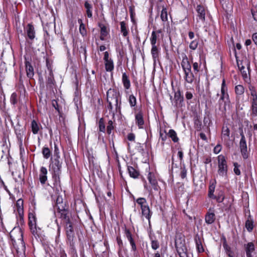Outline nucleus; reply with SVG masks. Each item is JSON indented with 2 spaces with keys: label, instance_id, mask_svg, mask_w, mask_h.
<instances>
[{
  "label": "nucleus",
  "instance_id": "41",
  "mask_svg": "<svg viewBox=\"0 0 257 257\" xmlns=\"http://www.w3.org/2000/svg\"><path fill=\"white\" fill-rule=\"evenodd\" d=\"M157 36L155 31H153L151 37V43L152 46H156Z\"/></svg>",
  "mask_w": 257,
  "mask_h": 257
},
{
  "label": "nucleus",
  "instance_id": "52",
  "mask_svg": "<svg viewBox=\"0 0 257 257\" xmlns=\"http://www.w3.org/2000/svg\"><path fill=\"white\" fill-rule=\"evenodd\" d=\"M197 46L198 42L196 40H194L190 43L189 47L191 49L194 50L197 48Z\"/></svg>",
  "mask_w": 257,
  "mask_h": 257
},
{
  "label": "nucleus",
  "instance_id": "57",
  "mask_svg": "<svg viewBox=\"0 0 257 257\" xmlns=\"http://www.w3.org/2000/svg\"><path fill=\"white\" fill-rule=\"evenodd\" d=\"M200 64L197 62H194L193 64V68L194 71L198 72L200 68Z\"/></svg>",
  "mask_w": 257,
  "mask_h": 257
},
{
  "label": "nucleus",
  "instance_id": "59",
  "mask_svg": "<svg viewBox=\"0 0 257 257\" xmlns=\"http://www.w3.org/2000/svg\"><path fill=\"white\" fill-rule=\"evenodd\" d=\"M111 59H112L109 57L108 52L107 51L105 52L104 53V57H103L104 61L111 60Z\"/></svg>",
  "mask_w": 257,
  "mask_h": 257
},
{
  "label": "nucleus",
  "instance_id": "13",
  "mask_svg": "<svg viewBox=\"0 0 257 257\" xmlns=\"http://www.w3.org/2000/svg\"><path fill=\"white\" fill-rule=\"evenodd\" d=\"M47 172L46 168L45 167H42L41 168L39 174V180L42 185L45 184L47 180Z\"/></svg>",
  "mask_w": 257,
  "mask_h": 257
},
{
  "label": "nucleus",
  "instance_id": "48",
  "mask_svg": "<svg viewBox=\"0 0 257 257\" xmlns=\"http://www.w3.org/2000/svg\"><path fill=\"white\" fill-rule=\"evenodd\" d=\"M245 227L248 231H251L253 229L252 222L247 220L245 222Z\"/></svg>",
  "mask_w": 257,
  "mask_h": 257
},
{
  "label": "nucleus",
  "instance_id": "45",
  "mask_svg": "<svg viewBox=\"0 0 257 257\" xmlns=\"http://www.w3.org/2000/svg\"><path fill=\"white\" fill-rule=\"evenodd\" d=\"M11 103L14 105L17 103V94L16 92L12 94L10 98Z\"/></svg>",
  "mask_w": 257,
  "mask_h": 257
},
{
  "label": "nucleus",
  "instance_id": "6",
  "mask_svg": "<svg viewBox=\"0 0 257 257\" xmlns=\"http://www.w3.org/2000/svg\"><path fill=\"white\" fill-rule=\"evenodd\" d=\"M240 135L241 136V139L239 142L240 152L243 158L246 159L248 158V153L245 138L243 135L242 130L240 132Z\"/></svg>",
  "mask_w": 257,
  "mask_h": 257
},
{
  "label": "nucleus",
  "instance_id": "24",
  "mask_svg": "<svg viewBox=\"0 0 257 257\" xmlns=\"http://www.w3.org/2000/svg\"><path fill=\"white\" fill-rule=\"evenodd\" d=\"M254 250V246L252 242L248 243L245 246V252L246 256L252 255V253Z\"/></svg>",
  "mask_w": 257,
  "mask_h": 257
},
{
  "label": "nucleus",
  "instance_id": "18",
  "mask_svg": "<svg viewBox=\"0 0 257 257\" xmlns=\"http://www.w3.org/2000/svg\"><path fill=\"white\" fill-rule=\"evenodd\" d=\"M185 244V236L181 233L177 234L175 239V247Z\"/></svg>",
  "mask_w": 257,
  "mask_h": 257
},
{
  "label": "nucleus",
  "instance_id": "16",
  "mask_svg": "<svg viewBox=\"0 0 257 257\" xmlns=\"http://www.w3.org/2000/svg\"><path fill=\"white\" fill-rule=\"evenodd\" d=\"M211 209L209 210V211L206 213L205 217V222L208 224H211L213 223L215 219V214L213 212L210 211Z\"/></svg>",
  "mask_w": 257,
  "mask_h": 257
},
{
  "label": "nucleus",
  "instance_id": "2",
  "mask_svg": "<svg viewBox=\"0 0 257 257\" xmlns=\"http://www.w3.org/2000/svg\"><path fill=\"white\" fill-rule=\"evenodd\" d=\"M62 163L59 157H57L50 165V171H51L54 186L57 190L61 188L60 176L61 173Z\"/></svg>",
  "mask_w": 257,
  "mask_h": 257
},
{
  "label": "nucleus",
  "instance_id": "51",
  "mask_svg": "<svg viewBox=\"0 0 257 257\" xmlns=\"http://www.w3.org/2000/svg\"><path fill=\"white\" fill-rule=\"evenodd\" d=\"M225 81H222V85H221V94H225L226 95V97L227 98L228 97V95L227 94V93H226V90H227V89H226V86H225Z\"/></svg>",
  "mask_w": 257,
  "mask_h": 257
},
{
  "label": "nucleus",
  "instance_id": "11",
  "mask_svg": "<svg viewBox=\"0 0 257 257\" xmlns=\"http://www.w3.org/2000/svg\"><path fill=\"white\" fill-rule=\"evenodd\" d=\"M26 33L27 37L28 38L33 41L35 38V30L34 26L31 24H29L26 28Z\"/></svg>",
  "mask_w": 257,
  "mask_h": 257
},
{
  "label": "nucleus",
  "instance_id": "12",
  "mask_svg": "<svg viewBox=\"0 0 257 257\" xmlns=\"http://www.w3.org/2000/svg\"><path fill=\"white\" fill-rule=\"evenodd\" d=\"M124 233L126 237L130 241V243L132 246V249L133 251H136L137 249V247L135 241L134 240V239L132 237V234L131 231L128 229L125 228Z\"/></svg>",
  "mask_w": 257,
  "mask_h": 257
},
{
  "label": "nucleus",
  "instance_id": "15",
  "mask_svg": "<svg viewBox=\"0 0 257 257\" xmlns=\"http://www.w3.org/2000/svg\"><path fill=\"white\" fill-rule=\"evenodd\" d=\"M136 123L138 125L139 128H143L144 124V120L143 114L141 112H139L135 115Z\"/></svg>",
  "mask_w": 257,
  "mask_h": 257
},
{
  "label": "nucleus",
  "instance_id": "38",
  "mask_svg": "<svg viewBox=\"0 0 257 257\" xmlns=\"http://www.w3.org/2000/svg\"><path fill=\"white\" fill-rule=\"evenodd\" d=\"M237 65L239 69L240 70V73L241 74V76L242 77V79H246L247 78V73L246 71L244 70V66H241L240 67V65L239 64V63L237 62Z\"/></svg>",
  "mask_w": 257,
  "mask_h": 257
},
{
  "label": "nucleus",
  "instance_id": "31",
  "mask_svg": "<svg viewBox=\"0 0 257 257\" xmlns=\"http://www.w3.org/2000/svg\"><path fill=\"white\" fill-rule=\"evenodd\" d=\"M78 23L80 24L79 26V32L82 36H85L86 35V30L84 24L82 22V20L81 19H79L78 20Z\"/></svg>",
  "mask_w": 257,
  "mask_h": 257
},
{
  "label": "nucleus",
  "instance_id": "40",
  "mask_svg": "<svg viewBox=\"0 0 257 257\" xmlns=\"http://www.w3.org/2000/svg\"><path fill=\"white\" fill-rule=\"evenodd\" d=\"M216 200L217 202L219 203L222 202L224 199V195L223 192L220 191L217 196H215V198H214Z\"/></svg>",
  "mask_w": 257,
  "mask_h": 257
},
{
  "label": "nucleus",
  "instance_id": "46",
  "mask_svg": "<svg viewBox=\"0 0 257 257\" xmlns=\"http://www.w3.org/2000/svg\"><path fill=\"white\" fill-rule=\"evenodd\" d=\"M174 98L175 100L178 102H181L183 100V97L181 96V93L180 91H178L177 92L175 93Z\"/></svg>",
  "mask_w": 257,
  "mask_h": 257
},
{
  "label": "nucleus",
  "instance_id": "25",
  "mask_svg": "<svg viewBox=\"0 0 257 257\" xmlns=\"http://www.w3.org/2000/svg\"><path fill=\"white\" fill-rule=\"evenodd\" d=\"M84 7L86 10V14L88 18L92 17V6L91 4H90L88 1H85L84 3Z\"/></svg>",
  "mask_w": 257,
  "mask_h": 257
},
{
  "label": "nucleus",
  "instance_id": "47",
  "mask_svg": "<svg viewBox=\"0 0 257 257\" xmlns=\"http://www.w3.org/2000/svg\"><path fill=\"white\" fill-rule=\"evenodd\" d=\"M233 166H234L233 171H234V173L236 175H240L241 174L240 170L239 169L240 165H238L237 163H234Z\"/></svg>",
  "mask_w": 257,
  "mask_h": 257
},
{
  "label": "nucleus",
  "instance_id": "62",
  "mask_svg": "<svg viewBox=\"0 0 257 257\" xmlns=\"http://www.w3.org/2000/svg\"><path fill=\"white\" fill-rule=\"evenodd\" d=\"M252 39L254 44L257 46V33H255L252 35Z\"/></svg>",
  "mask_w": 257,
  "mask_h": 257
},
{
  "label": "nucleus",
  "instance_id": "56",
  "mask_svg": "<svg viewBox=\"0 0 257 257\" xmlns=\"http://www.w3.org/2000/svg\"><path fill=\"white\" fill-rule=\"evenodd\" d=\"M31 231V232L32 234L34 235H38L37 229H36V225L34 226H29Z\"/></svg>",
  "mask_w": 257,
  "mask_h": 257
},
{
  "label": "nucleus",
  "instance_id": "34",
  "mask_svg": "<svg viewBox=\"0 0 257 257\" xmlns=\"http://www.w3.org/2000/svg\"><path fill=\"white\" fill-rule=\"evenodd\" d=\"M230 134V131L227 127H223L222 131V137L224 140H227L229 139Z\"/></svg>",
  "mask_w": 257,
  "mask_h": 257
},
{
  "label": "nucleus",
  "instance_id": "19",
  "mask_svg": "<svg viewBox=\"0 0 257 257\" xmlns=\"http://www.w3.org/2000/svg\"><path fill=\"white\" fill-rule=\"evenodd\" d=\"M27 75L29 79H32L34 76V69L31 63L26 61L25 63Z\"/></svg>",
  "mask_w": 257,
  "mask_h": 257
},
{
  "label": "nucleus",
  "instance_id": "27",
  "mask_svg": "<svg viewBox=\"0 0 257 257\" xmlns=\"http://www.w3.org/2000/svg\"><path fill=\"white\" fill-rule=\"evenodd\" d=\"M196 246L197 249L199 252H202L204 251V248L202 244L201 239L199 236L196 237L195 238Z\"/></svg>",
  "mask_w": 257,
  "mask_h": 257
},
{
  "label": "nucleus",
  "instance_id": "50",
  "mask_svg": "<svg viewBox=\"0 0 257 257\" xmlns=\"http://www.w3.org/2000/svg\"><path fill=\"white\" fill-rule=\"evenodd\" d=\"M113 122L111 120H109L108 123V125L107 126V133L108 134H110L111 133V131L113 130Z\"/></svg>",
  "mask_w": 257,
  "mask_h": 257
},
{
  "label": "nucleus",
  "instance_id": "60",
  "mask_svg": "<svg viewBox=\"0 0 257 257\" xmlns=\"http://www.w3.org/2000/svg\"><path fill=\"white\" fill-rule=\"evenodd\" d=\"M135 136L133 133H130L127 136V139L130 141H133L135 140Z\"/></svg>",
  "mask_w": 257,
  "mask_h": 257
},
{
  "label": "nucleus",
  "instance_id": "63",
  "mask_svg": "<svg viewBox=\"0 0 257 257\" xmlns=\"http://www.w3.org/2000/svg\"><path fill=\"white\" fill-rule=\"evenodd\" d=\"M251 14L254 20L257 21V10H252Z\"/></svg>",
  "mask_w": 257,
  "mask_h": 257
},
{
  "label": "nucleus",
  "instance_id": "23",
  "mask_svg": "<svg viewBox=\"0 0 257 257\" xmlns=\"http://www.w3.org/2000/svg\"><path fill=\"white\" fill-rule=\"evenodd\" d=\"M251 95L253 96L252 102V113L256 115L257 114V96L255 92H252Z\"/></svg>",
  "mask_w": 257,
  "mask_h": 257
},
{
  "label": "nucleus",
  "instance_id": "17",
  "mask_svg": "<svg viewBox=\"0 0 257 257\" xmlns=\"http://www.w3.org/2000/svg\"><path fill=\"white\" fill-rule=\"evenodd\" d=\"M198 16L202 21L205 19V10L203 6L198 5L196 8Z\"/></svg>",
  "mask_w": 257,
  "mask_h": 257
},
{
  "label": "nucleus",
  "instance_id": "55",
  "mask_svg": "<svg viewBox=\"0 0 257 257\" xmlns=\"http://www.w3.org/2000/svg\"><path fill=\"white\" fill-rule=\"evenodd\" d=\"M54 154L56 156V158L59 157V159H60L59 148L56 144H54Z\"/></svg>",
  "mask_w": 257,
  "mask_h": 257
},
{
  "label": "nucleus",
  "instance_id": "5",
  "mask_svg": "<svg viewBox=\"0 0 257 257\" xmlns=\"http://www.w3.org/2000/svg\"><path fill=\"white\" fill-rule=\"evenodd\" d=\"M136 202L141 206L142 215L150 221L152 212L146 199L145 198L140 197L137 199Z\"/></svg>",
  "mask_w": 257,
  "mask_h": 257
},
{
  "label": "nucleus",
  "instance_id": "53",
  "mask_svg": "<svg viewBox=\"0 0 257 257\" xmlns=\"http://www.w3.org/2000/svg\"><path fill=\"white\" fill-rule=\"evenodd\" d=\"M116 241L117 243L119 246V248L120 249L123 247V242L122 240L121 239L120 236H117L116 237Z\"/></svg>",
  "mask_w": 257,
  "mask_h": 257
},
{
  "label": "nucleus",
  "instance_id": "4",
  "mask_svg": "<svg viewBox=\"0 0 257 257\" xmlns=\"http://www.w3.org/2000/svg\"><path fill=\"white\" fill-rule=\"evenodd\" d=\"M218 160V174L220 176L226 177L227 174L228 167L227 162L223 155H219Z\"/></svg>",
  "mask_w": 257,
  "mask_h": 257
},
{
  "label": "nucleus",
  "instance_id": "58",
  "mask_svg": "<svg viewBox=\"0 0 257 257\" xmlns=\"http://www.w3.org/2000/svg\"><path fill=\"white\" fill-rule=\"evenodd\" d=\"M99 131L100 132H104L105 131V125L103 122L101 121V120H100L99 122Z\"/></svg>",
  "mask_w": 257,
  "mask_h": 257
},
{
  "label": "nucleus",
  "instance_id": "54",
  "mask_svg": "<svg viewBox=\"0 0 257 257\" xmlns=\"http://www.w3.org/2000/svg\"><path fill=\"white\" fill-rule=\"evenodd\" d=\"M221 146L220 145H217L214 147L213 152L215 154H217L221 151Z\"/></svg>",
  "mask_w": 257,
  "mask_h": 257
},
{
  "label": "nucleus",
  "instance_id": "64",
  "mask_svg": "<svg viewBox=\"0 0 257 257\" xmlns=\"http://www.w3.org/2000/svg\"><path fill=\"white\" fill-rule=\"evenodd\" d=\"M178 156L180 159V162H181L183 158V153L182 151H179L178 152Z\"/></svg>",
  "mask_w": 257,
  "mask_h": 257
},
{
  "label": "nucleus",
  "instance_id": "39",
  "mask_svg": "<svg viewBox=\"0 0 257 257\" xmlns=\"http://www.w3.org/2000/svg\"><path fill=\"white\" fill-rule=\"evenodd\" d=\"M235 93L237 95H241L244 93V87L241 85H238L235 87Z\"/></svg>",
  "mask_w": 257,
  "mask_h": 257
},
{
  "label": "nucleus",
  "instance_id": "33",
  "mask_svg": "<svg viewBox=\"0 0 257 257\" xmlns=\"http://www.w3.org/2000/svg\"><path fill=\"white\" fill-rule=\"evenodd\" d=\"M29 225H36V218L33 213L29 214Z\"/></svg>",
  "mask_w": 257,
  "mask_h": 257
},
{
  "label": "nucleus",
  "instance_id": "36",
  "mask_svg": "<svg viewBox=\"0 0 257 257\" xmlns=\"http://www.w3.org/2000/svg\"><path fill=\"white\" fill-rule=\"evenodd\" d=\"M215 185L214 184H212L209 186L208 195V197L210 198H215V196L213 194L215 190Z\"/></svg>",
  "mask_w": 257,
  "mask_h": 257
},
{
  "label": "nucleus",
  "instance_id": "29",
  "mask_svg": "<svg viewBox=\"0 0 257 257\" xmlns=\"http://www.w3.org/2000/svg\"><path fill=\"white\" fill-rule=\"evenodd\" d=\"M223 247L226 253L229 257H233L234 253L231 250L230 247L227 244L226 241L223 243Z\"/></svg>",
  "mask_w": 257,
  "mask_h": 257
},
{
  "label": "nucleus",
  "instance_id": "14",
  "mask_svg": "<svg viewBox=\"0 0 257 257\" xmlns=\"http://www.w3.org/2000/svg\"><path fill=\"white\" fill-rule=\"evenodd\" d=\"M180 257H187V248L186 244L176 247Z\"/></svg>",
  "mask_w": 257,
  "mask_h": 257
},
{
  "label": "nucleus",
  "instance_id": "3",
  "mask_svg": "<svg viewBox=\"0 0 257 257\" xmlns=\"http://www.w3.org/2000/svg\"><path fill=\"white\" fill-rule=\"evenodd\" d=\"M119 97V92L114 89H109L107 92V102L108 103L107 108L109 110V113H112L113 116L118 109L120 108L118 101Z\"/></svg>",
  "mask_w": 257,
  "mask_h": 257
},
{
  "label": "nucleus",
  "instance_id": "28",
  "mask_svg": "<svg viewBox=\"0 0 257 257\" xmlns=\"http://www.w3.org/2000/svg\"><path fill=\"white\" fill-rule=\"evenodd\" d=\"M167 135L169 136V138H171L172 141L175 143H177L179 141V139L177 137V134L174 130H170L169 131V132L167 133Z\"/></svg>",
  "mask_w": 257,
  "mask_h": 257
},
{
  "label": "nucleus",
  "instance_id": "20",
  "mask_svg": "<svg viewBox=\"0 0 257 257\" xmlns=\"http://www.w3.org/2000/svg\"><path fill=\"white\" fill-rule=\"evenodd\" d=\"M127 171L130 177L134 179L138 178L140 176L139 171L132 166H127Z\"/></svg>",
  "mask_w": 257,
  "mask_h": 257
},
{
  "label": "nucleus",
  "instance_id": "21",
  "mask_svg": "<svg viewBox=\"0 0 257 257\" xmlns=\"http://www.w3.org/2000/svg\"><path fill=\"white\" fill-rule=\"evenodd\" d=\"M17 211L19 213L20 218L23 216V200L21 199L18 200L16 203Z\"/></svg>",
  "mask_w": 257,
  "mask_h": 257
},
{
  "label": "nucleus",
  "instance_id": "42",
  "mask_svg": "<svg viewBox=\"0 0 257 257\" xmlns=\"http://www.w3.org/2000/svg\"><path fill=\"white\" fill-rule=\"evenodd\" d=\"M62 205L63 207H66V204L65 203L63 202L62 197L59 196L57 197L56 202V205L57 208V209H58L59 205Z\"/></svg>",
  "mask_w": 257,
  "mask_h": 257
},
{
  "label": "nucleus",
  "instance_id": "1",
  "mask_svg": "<svg viewBox=\"0 0 257 257\" xmlns=\"http://www.w3.org/2000/svg\"><path fill=\"white\" fill-rule=\"evenodd\" d=\"M10 237L13 247L18 254H22L25 250L23 240V232L20 227H15L10 233Z\"/></svg>",
  "mask_w": 257,
  "mask_h": 257
},
{
  "label": "nucleus",
  "instance_id": "10",
  "mask_svg": "<svg viewBox=\"0 0 257 257\" xmlns=\"http://www.w3.org/2000/svg\"><path fill=\"white\" fill-rule=\"evenodd\" d=\"M58 212L60 214V218L66 222H71L68 216V210L66 209V207H63L62 205H59Z\"/></svg>",
  "mask_w": 257,
  "mask_h": 257
},
{
  "label": "nucleus",
  "instance_id": "37",
  "mask_svg": "<svg viewBox=\"0 0 257 257\" xmlns=\"http://www.w3.org/2000/svg\"><path fill=\"white\" fill-rule=\"evenodd\" d=\"M42 154L44 158L47 159L51 156V152L47 147H44L42 150Z\"/></svg>",
  "mask_w": 257,
  "mask_h": 257
},
{
  "label": "nucleus",
  "instance_id": "32",
  "mask_svg": "<svg viewBox=\"0 0 257 257\" xmlns=\"http://www.w3.org/2000/svg\"><path fill=\"white\" fill-rule=\"evenodd\" d=\"M32 131L34 134H37L39 131V126L36 120H33L31 122Z\"/></svg>",
  "mask_w": 257,
  "mask_h": 257
},
{
  "label": "nucleus",
  "instance_id": "7",
  "mask_svg": "<svg viewBox=\"0 0 257 257\" xmlns=\"http://www.w3.org/2000/svg\"><path fill=\"white\" fill-rule=\"evenodd\" d=\"M65 231L67 239L71 243V242L73 240L75 236L74 231L71 222H66L65 224Z\"/></svg>",
  "mask_w": 257,
  "mask_h": 257
},
{
  "label": "nucleus",
  "instance_id": "9",
  "mask_svg": "<svg viewBox=\"0 0 257 257\" xmlns=\"http://www.w3.org/2000/svg\"><path fill=\"white\" fill-rule=\"evenodd\" d=\"M162 8L161 13V19L163 22L168 21V14L166 8L164 5V2L162 0H159L158 2V9L160 10Z\"/></svg>",
  "mask_w": 257,
  "mask_h": 257
},
{
  "label": "nucleus",
  "instance_id": "8",
  "mask_svg": "<svg viewBox=\"0 0 257 257\" xmlns=\"http://www.w3.org/2000/svg\"><path fill=\"white\" fill-rule=\"evenodd\" d=\"M181 55L182 57L181 66L185 74L188 75L191 72V66L186 55L185 53H182Z\"/></svg>",
  "mask_w": 257,
  "mask_h": 257
},
{
  "label": "nucleus",
  "instance_id": "44",
  "mask_svg": "<svg viewBox=\"0 0 257 257\" xmlns=\"http://www.w3.org/2000/svg\"><path fill=\"white\" fill-rule=\"evenodd\" d=\"M128 101L131 107H134L136 105V98L133 95L130 96Z\"/></svg>",
  "mask_w": 257,
  "mask_h": 257
},
{
  "label": "nucleus",
  "instance_id": "30",
  "mask_svg": "<svg viewBox=\"0 0 257 257\" xmlns=\"http://www.w3.org/2000/svg\"><path fill=\"white\" fill-rule=\"evenodd\" d=\"M159 50L156 46H152L151 49V54L152 55L154 61L155 62L157 59L159 57Z\"/></svg>",
  "mask_w": 257,
  "mask_h": 257
},
{
  "label": "nucleus",
  "instance_id": "22",
  "mask_svg": "<svg viewBox=\"0 0 257 257\" xmlns=\"http://www.w3.org/2000/svg\"><path fill=\"white\" fill-rule=\"evenodd\" d=\"M105 69L106 71L111 72L114 69V64L112 59L104 61ZM111 79H112V74L111 73Z\"/></svg>",
  "mask_w": 257,
  "mask_h": 257
},
{
  "label": "nucleus",
  "instance_id": "49",
  "mask_svg": "<svg viewBox=\"0 0 257 257\" xmlns=\"http://www.w3.org/2000/svg\"><path fill=\"white\" fill-rule=\"evenodd\" d=\"M99 26L101 28V35L103 36H106L108 33L106 27L102 25H99Z\"/></svg>",
  "mask_w": 257,
  "mask_h": 257
},
{
  "label": "nucleus",
  "instance_id": "43",
  "mask_svg": "<svg viewBox=\"0 0 257 257\" xmlns=\"http://www.w3.org/2000/svg\"><path fill=\"white\" fill-rule=\"evenodd\" d=\"M150 238L151 239L152 248L154 250L158 249L159 247V243L158 241L156 240L153 239V238L151 237H150Z\"/></svg>",
  "mask_w": 257,
  "mask_h": 257
},
{
  "label": "nucleus",
  "instance_id": "26",
  "mask_svg": "<svg viewBox=\"0 0 257 257\" xmlns=\"http://www.w3.org/2000/svg\"><path fill=\"white\" fill-rule=\"evenodd\" d=\"M120 25L121 33L122 34V36L124 37H126L128 35V30L125 23L124 21H122L120 23Z\"/></svg>",
  "mask_w": 257,
  "mask_h": 257
},
{
  "label": "nucleus",
  "instance_id": "61",
  "mask_svg": "<svg viewBox=\"0 0 257 257\" xmlns=\"http://www.w3.org/2000/svg\"><path fill=\"white\" fill-rule=\"evenodd\" d=\"M185 96L187 99H191L193 97V95L191 92L187 91L186 93Z\"/></svg>",
  "mask_w": 257,
  "mask_h": 257
},
{
  "label": "nucleus",
  "instance_id": "35",
  "mask_svg": "<svg viewBox=\"0 0 257 257\" xmlns=\"http://www.w3.org/2000/svg\"><path fill=\"white\" fill-rule=\"evenodd\" d=\"M46 66L47 67L48 71L50 75V76L48 77V80H52L54 78L52 75V69L51 64L50 63L49 60L48 59L46 60Z\"/></svg>",
  "mask_w": 257,
  "mask_h": 257
}]
</instances>
